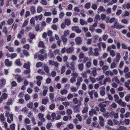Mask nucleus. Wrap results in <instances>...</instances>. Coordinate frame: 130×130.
Instances as JSON below:
<instances>
[{"label":"nucleus","mask_w":130,"mask_h":130,"mask_svg":"<svg viewBox=\"0 0 130 130\" xmlns=\"http://www.w3.org/2000/svg\"><path fill=\"white\" fill-rule=\"evenodd\" d=\"M111 27L112 28H115L117 29L119 28V29L125 27L124 26L119 24V23L117 22L115 23L114 25L111 26Z\"/></svg>","instance_id":"obj_1"},{"label":"nucleus","mask_w":130,"mask_h":130,"mask_svg":"<svg viewBox=\"0 0 130 130\" xmlns=\"http://www.w3.org/2000/svg\"><path fill=\"white\" fill-rule=\"evenodd\" d=\"M72 29L73 31H74L77 33H80L82 31V30L79 28L77 26H73L72 27Z\"/></svg>","instance_id":"obj_2"},{"label":"nucleus","mask_w":130,"mask_h":130,"mask_svg":"<svg viewBox=\"0 0 130 130\" xmlns=\"http://www.w3.org/2000/svg\"><path fill=\"white\" fill-rule=\"evenodd\" d=\"M75 41L77 45H79L82 44V40L80 37H77L75 39Z\"/></svg>","instance_id":"obj_3"},{"label":"nucleus","mask_w":130,"mask_h":130,"mask_svg":"<svg viewBox=\"0 0 130 130\" xmlns=\"http://www.w3.org/2000/svg\"><path fill=\"white\" fill-rule=\"evenodd\" d=\"M5 64L6 66L9 67L12 65V61H9L8 59H6L5 60Z\"/></svg>","instance_id":"obj_4"},{"label":"nucleus","mask_w":130,"mask_h":130,"mask_svg":"<svg viewBox=\"0 0 130 130\" xmlns=\"http://www.w3.org/2000/svg\"><path fill=\"white\" fill-rule=\"evenodd\" d=\"M74 50V48L73 47H71L67 49L66 51L67 53L69 54L72 53Z\"/></svg>","instance_id":"obj_5"},{"label":"nucleus","mask_w":130,"mask_h":130,"mask_svg":"<svg viewBox=\"0 0 130 130\" xmlns=\"http://www.w3.org/2000/svg\"><path fill=\"white\" fill-rule=\"evenodd\" d=\"M15 77L19 83H21L22 81V79L20 75L17 74L15 75Z\"/></svg>","instance_id":"obj_6"},{"label":"nucleus","mask_w":130,"mask_h":130,"mask_svg":"<svg viewBox=\"0 0 130 130\" xmlns=\"http://www.w3.org/2000/svg\"><path fill=\"white\" fill-rule=\"evenodd\" d=\"M108 102V101H106L100 103L99 104L98 106L101 108H105V107H106L107 105L105 104H103L104 103H106Z\"/></svg>","instance_id":"obj_7"},{"label":"nucleus","mask_w":130,"mask_h":130,"mask_svg":"<svg viewBox=\"0 0 130 130\" xmlns=\"http://www.w3.org/2000/svg\"><path fill=\"white\" fill-rule=\"evenodd\" d=\"M99 49L96 48L94 49V52L93 53V55L95 56H98L99 55Z\"/></svg>","instance_id":"obj_8"},{"label":"nucleus","mask_w":130,"mask_h":130,"mask_svg":"<svg viewBox=\"0 0 130 130\" xmlns=\"http://www.w3.org/2000/svg\"><path fill=\"white\" fill-rule=\"evenodd\" d=\"M15 64H17V66H20L22 64L20 62V60L19 59H18L15 61Z\"/></svg>","instance_id":"obj_9"},{"label":"nucleus","mask_w":130,"mask_h":130,"mask_svg":"<svg viewBox=\"0 0 130 130\" xmlns=\"http://www.w3.org/2000/svg\"><path fill=\"white\" fill-rule=\"evenodd\" d=\"M104 81L103 84L104 85H105L106 84V82H108L110 83L111 81L110 78L109 77L105 78L104 79Z\"/></svg>","instance_id":"obj_10"},{"label":"nucleus","mask_w":130,"mask_h":130,"mask_svg":"<svg viewBox=\"0 0 130 130\" xmlns=\"http://www.w3.org/2000/svg\"><path fill=\"white\" fill-rule=\"evenodd\" d=\"M43 15L41 14L38 16H36L35 17V19L36 20H37L38 19L41 20L42 19Z\"/></svg>","instance_id":"obj_11"},{"label":"nucleus","mask_w":130,"mask_h":130,"mask_svg":"<svg viewBox=\"0 0 130 130\" xmlns=\"http://www.w3.org/2000/svg\"><path fill=\"white\" fill-rule=\"evenodd\" d=\"M48 101V99L47 98L45 99H43L42 100V103L44 104H46Z\"/></svg>","instance_id":"obj_12"},{"label":"nucleus","mask_w":130,"mask_h":130,"mask_svg":"<svg viewBox=\"0 0 130 130\" xmlns=\"http://www.w3.org/2000/svg\"><path fill=\"white\" fill-rule=\"evenodd\" d=\"M6 84V80L4 78L1 79L0 80V85L3 86Z\"/></svg>","instance_id":"obj_13"},{"label":"nucleus","mask_w":130,"mask_h":130,"mask_svg":"<svg viewBox=\"0 0 130 130\" xmlns=\"http://www.w3.org/2000/svg\"><path fill=\"white\" fill-rule=\"evenodd\" d=\"M120 57L121 56L120 54L119 53H117L116 58V60L117 62L119 61Z\"/></svg>","instance_id":"obj_14"},{"label":"nucleus","mask_w":130,"mask_h":130,"mask_svg":"<svg viewBox=\"0 0 130 130\" xmlns=\"http://www.w3.org/2000/svg\"><path fill=\"white\" fill-rule=\"evenodd\" d=\"M65 37V36L63 35L61 36L62 40L64 44H65V43L67 42V38Z\"/></svg>","instance_id":"obj_15"},{"label":"nucleus","mask_w":130,"mask_h":130,"mask_svg":"<svg viewBox=\"0 0 130 130\" xmlns=\"http://www.w3.org/2000/svg\"><path fill=\"white\" fill-rule=\"evenodd\" d=\"M30 69H27L24 70L23 72V73L25 75H28L30 74Z\"/></svg>","instance_id":"obj_16"},{"label":"nucleus","mask_w":130,"mask_h":130,"mask_svg":"<svg viewBox=\"0 0 130 130\" xmlns=\"http://www.w3.org/2000/svg\"><path fill=\"white\" fill-rule=\"evenodd\" d=\"M54 55L53 51L51 50H50L48 53V57L50 58H52L54 57Z\"/></svg>","instance_id":"obj_17"},{"label":"nucleus","mask_w":130,"mask_h":130,"mask_svg":"<svg viewBox=\"0 0 130 130\" xmlns=\"http://www.w3.org/2000/svg\"><path fill=\"white\" fill-rule=\"evenodd\" d=\"M93 70L92 71V73H93V75L94 77H95L97 74L96 70L95 68H94L93 69Z\"/></svg>","instance_id":"obj_18"},{"label":"nucleus","mask_w":130,"mask_h":130,"mask_svg":"<svg viewBox=\"0 0 130 130\" xmlns=\"http://www.w3.org/2000/svg\"><path fill=\"white\" fill-rule=\"evenodd\" d=\"M54 94L53 93H51L49 94L50 98V99L52 100V102L54 101V100H53L54 98Z\"/></svg>","instance_id":"obj_19"},{"label":"nucleus","mask_w":130,"mask_h":130,"mask_svg":"<svg viewBox=\"0 0 130 130\" xmlns=\"http://www.w3.org/2000/svg\"><path fill=\"white\" fill-rule=\"evenodd\" d=\"M65 24L67 25H69L71 24V21L70 20L66 19L64 20Z\"/></svg>","instance_id":"obj_20"},{"label":"nucleus","mask_w":130,"mask_h":130,"mask_svg":"<svg viewBox=\"0 0 130 130\" xmlns=\"http://www.w3.org/2000/svg\"><path fill=\"white\" fill-rule=\"evenodd\" d=\"M105 74L107 76H109L110 75L112 76L113 75V74L111 71L110 70L108 71H106L105 73Z\"/></svg>","instance_id":"obj_21"},{"label":"nucleus","mask_w":130,"mask_h":130,"mask_svg":"<svg viewBox=\"0 0 130 130\" xmlns=\"http://www.w3.org/2000/svg\"><path fill=\"white\" fill-rule=\"evenodd\" d=\"M102 44V46L103 48H105L106 47V45L105 43L100 42L98 43V45L100 46V45Z\"/></svg>","instance_id":"obj_22"},{"label":"nucleus","mask_w":130,"mask_h":130,"mask_svg":"<svg viewBox=\"0 0 130 130\" xmlns=\"http://www.w3.org/2000/svg\"><path fill=\"white\" fill-rule=\"evenodd\" d=\"M38 72L40 74L44 75L45 74L44 71L43 69H39L38 71Z\"/></svg>","instance_id":"obj_23"},{"label":"nucleus","mask_w":130,"mask_h":130,"mask_svg":"<svg viewBox=\"0 0 130 130\" xmlns=\"http://www.w3.org/2000/svg\"><path fill=\"white\" fill-rule=\"evenodd\" d=\"M38 58L39 60L41 61H43L45 58L43 55L41 54H40L38 56Z\"/></svg>","instance_id":"obj_24"},{"label":"nucleus","mask_w":130,"mask_h":130,"mask_svg":"<svg viewBox=\"0 0 130 130\" xmlns=\"http://www.w3.org/2000/svg\"><path fill=\"white\" fill-rule=\"evenodd\" d=\"M23 54L26 56H27L29 55V53L28 52L25 50H24L23 51Z\"/></svg>","instance_id":"obj_25"},{"label":"nucleus","mask_w":130,"mask_h":130,"mask_svg":"<svg viewBox=\"0 0 130 130\" xmlns=\"http://www.w3.org/2000/svg\"><path fill=\"white\" fill-rule=\"evenodd\" d=\"M110 55L112 57L114 56L115 55V52L113 50H111L110 52Z\"/></svg>","instance_id":"obj_26"},{"label":"nucleus","mask_w":130,"mask_h":130,"mask_svg":"<svg viewBox=\"0 0 130 130\" xmlns=\"http://www.w3.org/2000/svg\"><path fill=\"white\" fill-rule=\"evenodd\" d=\"M44 69L46 73H48L49 72V68L47 66H45L44 67Z\"/></svg>","instance_id":"obj_27"},{"label":"nucleus","mask_w":130,"mask_h":130,"mask_svg":"<svg viewBox=\"0 0 130 130\" xmlns=\"http://www.w3.org/2000/svg\"><path fill=\"white\" fill-rule=\"evenodd\" d=\"M27 106L29 108H32L33 106V103L30 102L28 103L27 105Z\"/></svg>","instance_id":"obj_28"},{"label":"nucleus","mask_w":130,"mask_h":130,"mask_svg":"<svg viewBox=\"0 0 130 130\" xmlns=\"http://www.w3.org/2000/svg\"><path fill=\"white\" fill-rule=\"evenodd\" d=\"M55 105L54 103H52L50 106V108L51 110L55 108Z\"/></svg>","instance_id":"obj_29"},{"label":"nucleus","mask_w":130,"mask_h":130,"mask_svg":"<svg viewBox=\"0 0 130 130\" xmlns=\"http://www.w3.org/2000/svg\"><path fill=\"white\" fill-rule=\"evenodd\" d=\"M67 90L66 89H64L61 91L60 93L62 95H63L64 94H66L67 92Z\"/></svg>","instance_id":"obj_30"},{"label":"nucleus","mask_w":130,"mask_h":130,"mask_svg":"<svg viewBox=\"0 0 130 130\" xmlns=\"http://www.w3.org/2000/svg\"><path fill=\"white\" fill-rule=\"evenodd\" d=\"M104 77V75H102L100 76L99 78H96V80L98 81H99L101 80H102Z\"/></svg>","instance_id":"obj_31"},{"label":"nucleus","mask_w":130,"mask_h":130,"mask_svg":"<svg viewBox=\"0 0 130 130\" xmlns=\"http://www.w3.org/2000/svg\"><path fill=\"white\" fill-rule=\"evenodd\" d=\"M29 35L30 39H33L35 38V36L34 34L29 33Z\"/></svg>","instance_id":"obj_32"},{"label":"nucleus","mask_w":130,"mask_h":130,"mask_svg":"<svg viewBox=\"0 0 130 130\" xmlns=\"http://www.w3.org/2000/svg\"><path fill=\"white\" fill-rule=\"evenodd\" d=\"M13 22V20L12 19H9L7 21L8 24L9 25L11 24Z\"/></svg>","instance_id":"obj_33"},{"label":"nucleus","mask_w":130,"mask_h":130,"mask_svg":"<svg viewBox=\"0 0 130 130\" xmlns=\"http://www.w3.org/2000/svg\"><path fill=\"white\" fill-rule=\"evenodd\" d=\"M88 111V108L86 107H85L83 109L82 111L83 113H86Z\"/></svg>","instance_id":"obj_34"},{"label":"nucleus","mask_w":130,"mask_h":130,"mask_svg":"<svg viewBox=\"0 0 130 130\" xmlns=\"http://www.w3.org/2000/svg\"><path fill=\"white\" fill-rule=\"evenodd\" d=\"M15 124H11L10 126V128L12 130L14 129L15 127Z\"/></svg>","instance_id":"obj_35"},{"label":"nucleus","mask_w":130,"mask_h":130,"mask_svg":"<svg viewBox=\"0 0 130 130\" xmlns=\"http://www.w3.org/2000/svg\"><path fill=\"white\" fill-rule=\"evenodd\" d=\"M7 27H4L3 30V32H4L7 35Z\"/></svg>","instance_id":"obj_36"},{"label":"nucleus","mask_w":130,"mask_h":130,"mask_svg":"<svg viewBox=\"0 0 130 130\" xmlns=\"http://www.w3.org/2000/svg\"><path fill=\"white\" fill-rule=\"evenodd\" d=\"M65 67L64 66H63L61 68V74H63L65 71Z\"/></svg>","instance_id":"obj_37"},{"label":"nucleus","mask_w":130,"mask_h":130,"mask_svg":"<svg viewBox=\"0 0 130 130\" xmlns=\"http://www.w3.org/2000/svg\"><path fill=\"white\" fill-rule=\"evenodd\" d=\"M83 64L82 63L80 64L78 66V68L79 70L82 71L83 68Z\"/></svg>","instance_id":"obj_38"},{"label":"nucleus","mask_w":130,"mask_h":130,"mask_svg":"<svg viewBox=\"0 0 130 130\" xmlns=\"http://www.w3.org/2000/svg\"><path fill=\"white\" fill-rule=\"evenodd\" d=\"M91 4L90 3H86L85 5V7L86 8H90Z\"/></svg>","instance_id":"obj_39"},{"label":"nucleus","mask_w":130,"mask_h":130,"mask_svg":"<svg viewBox=\"0 0 130 130\" xmlns=\"http://www.w3.org/2000/svg\"><path fill=\"white\" fill-rule=\"evenodd\" d=\"M69 31L68 30H65L64 32L63 36H67V35L69 34Z\"/></svg>","instance_id":"obj_40"},{"label":"nucleus","mask_w":130,"mask_h":130,"mask_svg":"<svg viewBox=\"0 0 130 130\" xmlns=\"http://www.w3.org/2000/svg\"><path fill=\"white\" fill-rule=\"evenodd\" d=\"M2 96L4 98V99H6L8 95L6 93H3L2 94Z\"/></svg>","instance_id":"obj_41"},{"label":"nucleus","mask_w":130,"mask_h":130,"mask_svg":"<svg viewBox=\"0 0 130 130\" xmlns=\"http://www.w3.org/2000/svg\"><path fill=\"white\" fill-rule=\"evenodd\" d=\"M101 20H103L105 19L106 18V15L104 14H102L101 15Z\"/></svg>","instance_id":"obj_42"},{"label":"nucleus","mask_w":130,"mask_h":130,"mask_svg":"<svg viewBox=\"0 0 130 130\" xmlns=\"http://www.w3.org/2000/svg\"><path fill=\"white\" fill-rule=\"evenodd\" d=\"M25 99L26 101L29 100L30 99V96L28 94H26L25 96Z\"/></svg>","instance_id":"obj_43"},{"label":"nucleus","mask_w":130,"mask_h":130,"mask_svg":"<svg viewBox=\"0 0 130 130\" xmlns=\"http://www.w3.org/2000/svg\"><path fill=\"white\" fill-rule=\"evenodd\" d=\"M44 44L42 41H41L39 43V46L40 47H43L44 46Z\"/></svg>","instance_id":"obj_44"},{"label":"nucleus","mask_w":130,"mask_h":130,"mask_svg":"<svg viewBox=\"0 0 130 130\" xmlns=\"http://www.w3.org/2000/svg\"><path fill=\"white\" fill-rule=\"evenodd\" d=\"M52 125L51 123H48L46 125V127L47 129H50Z\"/></svg>","instance_id":"obj_45"},{"label":"nucleus","mask_w":130,"mask_h":130,"mask_svg":"<svg viewBox=\"0 0 130 130\" xmlns=\"http://www.w3.org/2000/svg\"><path fill=\"white\" fill-rule=\"evenodd\" d=\"M49 64L51 65H54V64H55V61L54 60H49Z\"/></svg>","instance_id":"obj_46"},{"label":"nucleus","mask_w":130,"mask_h":130,"mask_svg":"<svg viewBox=\"0 0 130 130\" xmlns=\"http://www.w3.org/2000/svg\"><path fill=\"white\" fill-rule=\"evenodd\" d=\"M89 79L92 83H94L96 82L95 79L94 78H92L90 76L89 77Z\"/></svg>","instance_id":"obj_47"},{"label":"nucleus","mask_w":130,"mask_h":130,"mask_svg":"<svg viewBox=\"0 0 130 130\" xmlns=\"http://www.w3.org/2000/svg\"><path fill=\"white\" fill-rule=\"evenodd\" d=\"M30 66L29 65L26 63H25L23 65V67L27 69H30Z\"/></svg>","instance_id":"obj_48"},{"label":"nucleus","mask_w":130,"mask_h":130,"mask_svg":"<svg viewBox=\"0 0 130 130\" xmlns=\"http://www.w3.org/2000/svg\"><path fill=\"white\" fill-rule=\"evenodd\" d=\"M114 98L115 99V102H117V101L119 99V97L117 94H115L114 95Z\"/></svg>","instance_id":"obj_49"},{"label":"nucleus","mask_w":130,"mask_h":130,"mask_svg":"<svg viewBox=\"0 0 130 130\" xmlns=\"http://www.w3.org/2000/svg\"><path fill=\"white\" fill-rule=\"evenodd\" d=\"M130 120L129 119H125L124 120V122L125 124L127 125H128L129 124Z\"/></svg>","instance_id":"obj_50"},{"label":"nucleus","mask_w":130,"mask_h":130,"mask_svg":"<svg viewBox=\"0 0 130 130\" xmlns=\"http://www.w3.org/2000/svg\"><path fill=\"white\" fill-rule=\"evenodd\" d=\"M84 56V55L83 53H80L79 54V57L80 59H82L83 58Z\"/></svg>","instance_id":"obj_51"},{"label":"nucleus","mask_w":130,"mask_h":130,"mask_svg":"<svg viewBox=\"0 0 130 130\" xmlns=\"http://www.w3.org/2000/svg\"><path fill=\"white\" fill-rule=\"evenodd\" d=\"M62 104L65 107H67L69 105V103L67 102H63L62 103Z\"/></svg>","instance_id":"obj_52"},{"label":"nucleus","mask_w":130,"mask_h":130,"mask_svg":"<svg viewBox=\"0 0 130 130\" xmlns=\"http://www.w3.org/2000/svg\"><path fill=\"white\" fill-rule=\"evenodd\" d=\"M80 23L81 25H84L85 23V22L83 20L80 19Z\"/></svg>","instance_id":"obj_53"},{"label":"nucleus","mask_w":130,"mask_h":130,"mask_svg":"<svg viewBox=\"0 0 130 130\" xmlns=\"http://www.w3.org/2000/svg\"><path fill=\"white\" fill-rule=\"evenodd\" d=\"M0 119L2 121H4L5 120L4 117L2 114H1Z\"/></svg>","instance_id":"obj_54"},{"label":"nucleus","mask_w":130,"mask_h":130,"mask_svg":"<svg viewBox=\"0 0 130 130\" xmlns=\"http://www.w3.org/2000/svg\"><path fill=\"white\" fill-rule=\"evenodd\" d=\"M42 65V63L41 62H38V63H37L36 64V66L37 67H39L41 66Z\"/></svg>","instance_id":"obj_55"},{"label":"nucleus","mask_w":130,"mask_h":130,"mask_svg":"<svg viewBox=\"0 0 130 130\" xmlns=\"http://www.w3.org/2000/svg\"><path fill=\"white\" fill-rule=\"evenodd\" d=\"M41 3L43 5H46L47 4V2L46 0H41Z\"/></svg>","instance_id":"obj_56"},{"label":"nucleus","mask_w":130,"mask_h":130,"mask_svg":"<svg viewBox=\"0 0 130 130\" xmlns=\"http://www.w3.org/2000/svg\"><path fill=\"white\" fill-rule=\"evenodd\" d=\"M12 102V98L9 99L8 101L7 102V104L8 105L11 104Z\"/></svg>","instance_id":"obj_57"},{"label":"nucleus","mask_w":130,"mask_h":130,"mask_svg":"<svg viewBox=\"0 0 130 130\" xmlns=\"http://www.w3.org/2000/svg\"><path fill=\"white\" fill-rule=\"evenodd\" d=\"M108 37L107 35H104L103 36V39L104 41H105L107 39Z\"/></svg>","instance_id":"obj_58"},{"label":"nucleus","mask_w":130,"mask_h":130,"mask_svg":"<svg viewBox=\"0 0 130 130\" xmlns=\"http://www.w3.org/2000/svg\"><path fill=\"white\" fill-rule=\"evenodd\" d=\"M17 54L16 53L12 54L11 55V59L14 58L17 56Z\"/></svg>","instance_id":"obj_59"},{"label":"nucleus","mask_w":130,"mask_h":130,"mask_svg":"<svg viewBox=\"0 0 130 130\" xmlns=\"http://www.w3.org/2000/svg\"><path fill=\"white\" fill-rule=\"evenodd\" d=\"M67 112L68 115H70L72 113V111L71 109H68L67 110Z\"/></svg>","instance_id":"obj_60"},{"label":"nucleus","mask_w":130,"mask_h":130,"mask_svg":"<svg viewBox=\"0 0 130 130\" xmlns=\"http://www.w3.org/2000/svg\"><path fill=\"white\" fill-rule=\"evenodd\" d=\"M28 23V21L26 20L25 22L23 24L22 26V27H25L27 25Z\"/></svg>","instance_id":"obj_61"},{"label":"nucleus","mask_w":130,"mask_h":130,"mask_svg":"<svg viewBox=\"0 0 130 130\" xmlns=\"http://www.w3.org/2000/svg\"><path fill=\"white\" fill-rule=\"evenodd\" d=\"M51 27L54 30H56L57 29V27L56 25H53L51 26Z\"/></svg>","instance_id":"obj_62"},{"label":"nucleus","mask_w":130,"mask_h":130,"mask_svg":"<svg viewBox=\"0 0 130 130\" xmlns=\"http://www.w3.org/2000/svg\"><path fill=\"white\" fill-rule=\"evenodd\" d=\"M23 47L29 50V45L28 44H26L24 45Z\"/></svg>","instance_id":"obj_63"},{"label":"nucleus","mask_w":130,"mask_h":130,"mask_svg":"<svg viewBox=\"0 0 130 130\" xmlns=\"http://www.w3.org/2000/svg\"><path fill=\"white\" fill-rule=\"evenodd\" d=\"M73 101L74 103L76 104H77L78 102L77 99L76 98H74Z\"/></svg>","instance_id":"obj_64"}]
</instances>
